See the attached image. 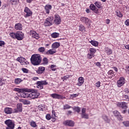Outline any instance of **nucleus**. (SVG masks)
<instances>
[{"instance_id": "1", "label": "nucleus", "mask_w": 129, "mask_h": 129, "mask_svg": "<svg viewBox=\"0 0 129 129\" xmlns=\"http://www.w3.org/2000/svg\"><path fill=\"white\" fill-rule=\"evenodd\" d=\"M32 89L34 91L31 92H31L30 94L26 93V91H22L20 93L21 97H23V98H30V99H35V98H38V97H39L40 93L37 92V90L34 89Z\"/></svg>"}, {"instance_id": "2", "label": "nucleus", "mask_w": 129, "mask_h": 129, "mask_svg": "<svg viewBox=\"0 0 129 129\" xmlns=\"http://www.w3.org/2000/svg\"><path fill=\"white\" fill-rule=\"evenodd\" d=\"M30 61L34 66H37L41 64L42 62V57H41V55L39 54H34L31 56L30 58Z\"/></svg>"}, {"instance_id": "3", "label": "nucleus", "mask_w": 129, "mask_h": 129, "mask_svg": "<svg viewBox=\"0 0 129 129\" xmlns=\"http://www.w3.org/2000/svg\"><path fill=\"white\" fill-rule=\"evenodd\" d=\"M5 123L7 125L6 129H14L15 128V122L11 119L6 120Z\"/></svg>"}, {"instance_id": "4", "label": "nucleus", "mask_w": 129, "mask_h": 129, "mask_svg": "<svg viewBox=\"0 0 129 129\" xmlns=\"http://www.w3.org/2000/svg\"><path fill=\"white\" fill-rule=\"evenodd\" d=\"M48 84V82H46V81H38L36 82L37 88L38 89H43L44 88V86L43 85H47Z\"/></svg>"}, {"instance_id": "5", "label": "nucleus", "mask_w": 129, "mask_h": 129, "mask_svg": "<svg viewBox=\"0 0 129 129\" xmlns=\"http://www.w3.org/2000/svg\"><path fill=\"white\" fill-rule=\"evenodd\" d=\"M23 111V107L21 103L17 104V108L13 109V113H17L18 112H22Z\"/></svg>"}, {"instance_id": "6", "label": "nucleus", "mask_w": 129, "mask_h": 129, "mask_svg": "<svg viewBox=\"0 0 129 129\" xmlns=\"http://www.w3.org/2000/svg\"><path fill=\"white\" fill-rule=\"evenodd\" d=\"M17 60L18 61V62H20L21 65H27V64H29V62H28V61H27V59L22 56L18 57L17 58Z\"/></svg>"}, {"instance_id": "7", "label": "nucleus", "mask_w": 129, "mask_h": 129, "mask_svg": "<svg viewBox=\"0 0 129 129\" xmlns=\"http://www.w3.org/2000/svg\"><path fill=\"white\" fill-rule=\"evenodd\" d=\"M14 91L20 92V93H21V92H23V91H25V92H31L32 91H34V90L33 89H28L26 88L20 89L19 88H14Z\"/></svg>"}, {"instance_id": "8", "label": "nucleus", "mask_w": 129, "mask_h": 129, "mask_svg": "<svg viewBox=\"0 0 129 129\" xmlns=\"http://www.w3.org/2000/svg\"><path fill=\"white\" fill-rule=\"evenodd\" d=\"M125 79L123 77H121L117 82L118 87H121L125 83Z\"/></svg>"}, {"instance_id": "9", "label": "nucleus", "mask_w": 129, "mask_h": 129, "mask_svg": "<svg viewBox=\"0 0 129 129\" xmlns=\"http://www.w3.org/2000/svg\"><path fill=\"white\" fill-rule=\"evenodd\" d=\"M90 52L88 54V57L90 59H91L92 57H94V53L96 52V49L93 48H90L89 49Z\"/></svg>"}, {"instance_id": "10", "label": "nucleus", "mask_w": 129, "mask_h": 129, "mask_svg": "<svg viewBox=\"0 0 129 129\" xmlns=\"http://www.w3.org/2000/svg\"><path fill=\"white\" fill-rule=\"evenodd\" d=\"M54 19L53 22L55 25H60V24H61V18L58 14H55L54 15Z\"/></svg>"}, {"instance_id": "11", "label": "nucleus", "mask_w": 129, "mask_h": 129, "mask_svg": "<svg viewBox=\"0 0 129 129\" xmlns=\"http://www.w3.org/2000/svg\"><path fill=\"white\" fill-rule=\"evenodd\" d=\"M80 20L82 22V23H84L86 25H88V26H90L91 20H89L88 18L85 17H82L81 18Z\"/></svg>"}, {"instance_id": "12", "label": "nucleus", "mask_w": 129, "mask_h": 129, "mask_svg": "<svg viewBox=\"0 0 129 129\" xmlns=\"http://www.w3.org/2000/svg\"><path fill=\"white\" fill-rule=\"evenodd\" d=\"M24 12L26 13L25 15V18H28V17H31L33 13L28 7H25L24 9Z\"/></svg>"}, {"instance_id": "13", "label": "nucleus", "mask_w": 129, "mask_h": 129, "mask_svg": "<svg viewBox=\"0 0 129 129\" xmlns=\"http://www.w3.org/2000/svg\"><path fill=\"white\" fill-rule=\"evenodd\" d=\"M118 107H121L122 109H127V104L124 102H119L117 104Z\"/></svg>"}, {"instance_id": "14", "label": "nucleus", "mask_w": 129, "mask_h": 129, "mask_svg": "<svg viewBox=\"0 0 129 129\" xmlns=\"http://www.w3.org/2000/svg\"><path fill=\"white\" fill-rule=\"evenodd\" d=\"M16 39L19 41L22 40L24 39V33L20 31L16 32Z\"/></svg>"}, {"instance_id": "15", "label": "nucleus", "mask_w": 129, "mask_h": 129, "mask_svg": "<svg viewBox=\"0 0 129 129\" xmlns=\"http://www.w3.org/2000/svg\"><path fill=\"white\" fill-rule=\"evenodd\" d=\"M30 35L31 36H32V38L36 39L37 40H38V39L40 38V36H39V34H38V33H37L35 31L31 30Z\"/></svg>"}, {"instance_id": "16", "label": "nucleus", "mask_w": 129, "mask_h": 129, "mask_svg": "<svg viewBox=\"0 0 129 129\" xmlns=\"http://www.w3.org/2000/svg\"><path fill=\"white\" fill-rule=\"evenodd\" d=\"M4 111L7 114H11V113H14V110L13 108L10 107L5 108Z\"/></svg>"}, {"instance_id": "17", "label": "nucleus", "mask_w": 129, "mask_h": 129, "mask_svg": "<svg viewBox=\"0 0 129 129\" xmlns=\"http://www.w3.org/2000/svg\"><path fill=\"white\" fill-rule=\"evenodd\" d=\"M113 113L115 116H116L118 120H122V116H121V115H120V113H119V112H118V111H114L113 112Z\"/></svg>"}, {"instance_id": "18", "label": "nucleus", "mask_w": 129, "mask_h": 129, "mask_svg": "<svg viewBox=\"0 0 129 129\" xmlns=\"http://www.w3.org/2000/svg\"><path fill=\"white\" fill-rule=\"evenodd\" d=\"M63 124L65 125H68L69 126H74V122L72 120H66L63 122Z\"/></svg>"}, {"instance_id": "19", "label": "nucleus", "mask_w": 129, "mask_h": 129, "mask_svg": "<svg viewBox=\"0 0 129 129\" xmlns=\"http://www.w3.org/2000/svg\"><path fill=\"white\" fill-rule=\"evenodd\" d=\"M45 67H39L38 70L36 71V73L37 74H42L45 71Z\"/></svg>"}, {"instance_id": "20", "label": "nucleus", "mask_w": 129, "mask_h": 129, "mask_svg": "<svg viewBox=\"0 0 129 129\" xmlns=\"http://www.w3.org/2000/svg\"><path fill=\"white\" fill-rule=\"evenodd\" d=\"M84 83V78L82 77H80L78 79V83H77V85L78 86H81L82 84Z\"/></svg>"}, {"instance_id": "21", "label": "nucleus", "mask_w": 129, "mask_h": 129, "mask_svg": "<svg viewBox=\"0 0 129 129\" xmlns=\"http://www.w3.org/2000/svg\"><path fill=\"white\" fill-rule=\"evenodd\" d=\"M50 96L52 97V98H55L56 99H61V98H63L62 96L56 93L51 94Z\"/></svg>"}, {"instance_id": "22", "label": "nucleus", "mask_w": 129, "mask_h": 129, "mask_svg": "<svg viewBox=\"0 0 129 129\" xmlns=\"http://www.w3.org/2000/svg\"><path fill=\"white\" fill-rule=\"evenodd\" d=\"M56 53V50H53V49H49L45 52L46 55H53V54H55Z\"/></svg>"}, {"instance_id": "23", "label": "nucleus", "mask_w": 129, "mask_h": 129, "mask_svg": "<svg viewBox=\"0 0 129 129\" xmlns=\"http://www.w3.org/2000/svg\"><path fill=\"white\" fill-rule=\"evenodd\" d=\"M44 9L46 11V14H50V10H51L52 6L50 5H47L45 6Z\"/></svg>"}, {"instance_id": "24", "label": "nucleus", "mask_w": 129, "mask_h": 129, "mask_svg": "<svg viewBox=\"0 0 129 129\" xmlns=\"http://www.w3.org/2000/svg\"><path fill=\"white\" fill-rule=\"evenodd\" d=\"M59 47H60V43L59 42H54L51 45L52 49H57Z\"/></svg>"}, {"instance_id": "25", "label": "nucleus", "mask_w": 129, "mask_h": 129, "mask_svg": "<svg viewBox=\"0 0 129 129\" xmlns=\"http://www.w3.org/2000/svg\"><path fill=\"white\" fill-rule=\"evenodd\" d=\"M102 117L106 122H107V123H109L110 122V119H109L108 117H107V116L106 115H103Z\"/></svg>"}, {"instance_id": "26", "label": "nucleus", "mask_w": 129, "mask_h": 129, "mask_svg": "<svg viewBox=\"0 0 129 129\" xmlns=\"http://www.w3.org/2000/svg\"><path fill=\"white\" fill-rule=\"evenodd\" d=\"M15 28L16 30H22L23 26L21 23H17L15 24Z\"/></svg>"}, {"instance_id": "27", "label": "nucleus", "mask_w": 129, "mask_h": 129, "mask_svg": "<svg viewBox=\"0 0 129 129\" xmlns=\"http://www.w3.org/2000/svg\"><path fill=\"white\" fill-rule=\"evenodd\" d=\"M105 52L108 55H110V54H112V50L111 49L108 48V47H106L105 48Z\"/></svg>"}, {"instance_id": "28", "label": "nucleus", "mask_w": 129, "mask_h": 129, "mask_svg": "<svg viewBox=\"0 0 129 129\" xmlns=\"http://www.w3.org/2000/svg\"><path fill=\"white\" fill-rule=\"evenodd\" d=\"M108 74L109 75V78H112V77L114 76V73L112 70L109 71V72H108Z\"/></svg>"}, {"instance_id": "29", "label": "nucleus", "mask_w": 129, "mask_h": 129, "mask_svg": "<svg viewBox=\"0 0 129 129\" xmlns=\"http://www.w3.org/2000/svg\"><path fill=\"white\" fill-rule=\"evenodd\" d=\"M82 118H85L86 119H88L89 118V115L87 113L81 114Z\"/></svg>"}, {"instance_id": "30", "label": "nucleus", "mask_w": 129, "mask_h": 129, "mask_svg": "<svg viewBox=\"0 0 129 129\" xmlns=\"http://www.w3.org/2000/svg\"><path fill=\"white\" fill-rule=\"evenodd\" d=\"M52 116H51V119L52 121H55L56 120V115L55 114V110H53L52 111Z\"/></svg>"}, {"instance_id": "31", "label": "nucleus", "mask_w": 129, "mask_h": 129, "mask_svg": "<svg viewBox=\"0 0 129 129\" xmlns=\"http://www.w3.org/2000/svg\"><path fill=\"white\" fill-rule=\"evenodd\" d=\"M90 43L93 45V46H95V47H97V46H98V42L95 40H91Z\"/></svg>"}, {"instance_id": "32", "label": "nucleus", "mask_w": 129, "mask_h": 129, "mask_svg": "<svg viewBox=\"0 0 129 129\" xmlns=\"http://www.w3.org/2000/svg\"><path fill=\"white\" fill-rule=\"evenodd\" d=\"M38 108V109H39V110H42V111H44V110H45V105L44 104L39 105Z\"/></svg>"}, {"instance_id": "33", "label": "nucleus", "mask_w": 129, "mask_h": 129, "mask_svg": "<svg viewBox=\"0 0 129 129\" xmlns=\"http://www.w3.org/2000/svg\"><path fill=\"white\" fill-rule=\"evenodd\" d=\"M79 30L81 32H85V26L80 25L79 26Z\"/></svg>"}, {"instance_id": "34", "label": "nucleus", "mask_w": 129, "mask_h": 129, "mask_svg": "<svg viewBox=\"0 0 129 129\" xmlns=\"http://www.w3.org/2000/svg\"><path fill=\"white\" fill-rule=\"evenodd\" d=\"M53 19L54 17H53V16L48 17L47 18H46V21H48L49 23L52 24Z\"/></svg>"}, {"instance_id": "35", "label": "nucleus", "mask_w": 129, "mask_h": 129, "mask_svg": "<svg viewBox=\"0 0 129 129\" xmlns=\"http://www.w3.org/2000/svg\"><path fill=\"white\" fill-rule=\"evenodd\" d=\"M44 26H45L46 27H48L49 26H52V23H51L50 22H49V21H48V20L46 19L44 22Z\"/></svg>"}, {"instance_id": "36", "label": "nucleus", "mask_w": 129, "mask_h": 129, "mask_svg": "<svg viewBox=\"0 0 129 129\" xmlns=\"http://www.w3.org/2000/svg\"><path fill=\"white\" fill-rule=\"evenodd\" d=\"M52 38H58L59 37V33L56 32H54L51 34Z\"/></svg>"}, {"instance_id": "37", "label": "nucleus", "mask_w": 129, "mask_h": 129, "mask_svg": "<svg viewBox=\"0 0 129 129\" xmlns=\"http://www.w3.org/2000/svg\"><path fill=\"white\" fill-rule=\"evenodd\" d=\"M10 36L11 37V38H13V39H16L17 33H10Z\"/></svg>"}, {"instance_id": "38", "label": "nucleus", "mask_w": 129, "mask_h": 129, "mask_svg": "<svg viewBox=\"0 0 129 129\" xmlns=\"http://www.w3.org/2000/svg\"><path fill=\"white\" fill-rule=\"evenodd\" d=\"M21 81L22 79H21L20 78H17L15 79V84H20Z\"/></svg>"}, {"instance_id": "39", "label": "nucleus", "mask_w": 129, "mask_h": 129, "mask_svg": "<svg viewBox=\"0 0 129 129\" xmlns=\"http://www.w3.org/2000/svg\"><path fill=\"white\" fill-rule=\"evenodd\" d=\"M95 5L96 7L98 8V9H101V4L98 2H96L95 3Z\"/></svg>"}, {"instance_id": "40", "label": "nucleus", "mask_w": 129, "mask_h": 129, "mask_svg": "<svg viewBox=\"0 0 129 129\" xmlns=\"http://www.w3.org/2000/svg\"><path fill=\"white\" fill-rule=\"evenodd\" d=\"M21 101L23 104H30L31 103V102L28 100H22Z\"/></svg>"}, {"instance_id": "41", "label": "nucleus", "mask_w": 129, "mask_h": 129, "mask_svg": "<svg viewBox=\"0 0 129 129\" xmlns=\"http://www.w3.org/2000/svg\"><path fill=\"white\" fill-rule=\"evenodd\" d=\"M30 125L32 127H36L37 126V124L36 123V122L32 121L30 122Z\"/></svg>"}, {"instance_id": "42", "label": "nucleus", "mask_w": 129, "mask_h": 129, "mask_svg": "<svg viewBox=\"0 0 129 129\" xmlns=\"http://www.w3.org/2000/svg\"><path fill=\"white\" fill-rule=\"evenodd\" d=\"M90 9L92 11H95V10H96V7H95V6H94V4H91L90 6Z\"/></svg>"}, {"instance_id": "43", "label": "nucleus", "mask_w": 129, "mask_h": 129, "mask_svg": "<svg viewBox=\"0 0 129 129\" xmlns=\"http://www.w3.org/2000/svg\"><path fill=\"white\" fill-rule=\"evenodd\" d=\"M123 100H129V97L127 95H123Z\"/></svg>"}, {"instance_id": "44", "label": "nucleus", "mask_w": 129, "mask_h": 129, "mask_svg": "<svg viewBox=\"0 0 129 129\" xmlns=\"http://www.w3.org/2000/svg\"><path fill=\"white\" fill-rule=\"evenodd\" d=\"M38 51L40 52V53H43V52H45V47H40L38 48Z\"/></svg>"}, {"instance_id": "45", "label": "nucleus", "mask_w": 129, "mask_h": 129, "mask_svg": "<svg viewBox=\"0 0 129 129\" xmlns=\"http://www.w3.org/2000/svg\"><path fill=\"white\" fill-rule=\"evenodd\" d=\"M56 67V65L54 64H51L50 66V69L52 70V71H56V69H54Z\"/></svg>"}, {"instance_id": "46", "label": "nucleus", "mask_w": 129, "mask_h": 129, "mask_svg": "<svg viewBox=\"0 0 129 129\" xmlns=\"http://www.w3.org/2000/svg\"><path fill=\"white\" fill-rule=\"evenodd\" d=\"M71 106L68 104H66L63 106V109H69V108H71Z\"/></svg>"}, {"instance_id": "47", "label": "nucleus", "mask_w": 129, "mask_h": 129, "mask_svg": "<svg viewBox=\"0 0 129 129\" xmlns=\"http://www.w3.org/2000/svg\"><path fill=\"white\" fill-rule=\"evenodd\" d=\"M116 15L119 18H122V14H121V13H120V12H117Z\"/></svg>"}, {"instance_id": "48", "label": "nucleus", "mask_w": 129, "mask_h": 129, "mask_svg": "<svg viewBox=\"0 0 129 129\" xmlns=\"http://www.w3.org/2000/svg\"><path fill=\"white\" fill-rule=\"evenodd\" d=\"M122 123L125 126H129V121L122 122Z\"/></svg>"}, {"instance_id": "49", "label": "nucleus", "mask_w": 129, "mask_h": 129, "mask_svg": "<svg viewBox=\"0 0 129 129\" xmlns=\"http://www.w3.org/2000/svg\"><path fill=\"white\" fill-rule=\"evenodd\" d=\"M74 110L78 112V113H79L80 112V108L79 107H76L74 108Z\"/></svg>"}, {"instance_id": "50", "label": "nucleus", "mask_w": 129, "mask_h": 129, "mask_svg": "<svg viewBox=\"0 0 129 129\" xmlns=\"http://www.w3.org/2000/svg\"><path fill=\"white\" fill-rule=\"evenodd\" d=\"M69 77H70L69 75H66L63 77L61 78V79L63 80V81H64V80H67V79L69 78Z\"/></svg>"}, {"instance_id": "51", "label": "nucleus", "mask_w": 129, "mask_h": 129, "mask_svg": "<svg viewBox=\"0 0 129 129\" xmlns=\"http://www.w3.org/2000/svg\"><path fill=\"white\" fill-rule=\"evenodd\" d=\"M43 62L44 64H47L48 63V59L46 57H44L43 59Z\"/></svg>"}, {"instance_id": "52", "label": "nucleus", "mask_w": 129, "mask_h": 129, "mask_svg": "<svg viewBox=\"0 0 129 129\" xmlns=\"http://www.w3.org/2000/svg\"><path fill=\"white\" fill-rule=\"evenodd\" d=\"M22 71L23 72H24V73H28L29 72V70L26 68H22Z\"/></svg>"}, {"instance_id": "53", "label": "nucleus", "mask_w": 129, "mask_h": 129, "mask_svg": "<svg viewBox=\"0 0 129 129\" xmlns=\"http://www.w3.org/2000/svg\"><path fill=\"white\" fill-rule=\"evenodd\" d=\"M10 2L12 5H17V0H11Z\"/></svg>"}, {"instance_id": "54", "label": "nucleus", "mask_w": 129, "mask_h": 129, "mask_svg": "<svg viewBox=\"0 0 129 129\" xmlns=\"http://www.w3.org/2000/svg\"><path fill=\"white\" fill-rule=\"evenodd\" d=\"M46 119H48V120H50L52 117H51V115H50V114H47L46 115Z\"/></svg>"}, {"instance_id": "55", "label": "nucleus", "mask_w": 129, "mask_h": 129, "mask_svg": "<svg viewBox=\"0 0 129 129\" xmlns=\"http://www.w3.org/2000/svg\"><path fill=\"white\" fill-rule=\"evenodd\" d=\"M84 113H86V108H83L82 109L81 114H83Z\"/></svg>"}, {"instance_id": "56", "label": "nucleus", "mask_w": 129, "mask_h": 129, "mask_svg": "<svg viewBox=\"0 0 129 129\" xmlns=\"http://www.w3.org/2000/svg\"><path fill=\"white\" fill-rule=\"evenodd\" d=\"M124 24L125 26H129V19H127L125 22Z\"/></svg>"}, {"instance_id": "57", "label": "nucleus", "mask_w": 129, "mask_h": 129, "mask_svg": "<svg viewBox=\"0 0 129 129\" xmlns=\"http://www.w3.org/2000/svg\"><path fill=\"white\" fill-rule=\"evenodd\" d=\"M125 71H126V73L129 74V66H126L125 67Z\"/></svg>"}, {"instance_id": "58", "label": "nucleus", "mask_w": 129, "mask_h": 129, "mask_svg": "<svg viewBox=\"0 0 129 129\" xmlns=\"http://www.w3.org/2000/svg\"><path fill=\"white\" fill-rule=\"evenodd\" d=\"M100 81H98L97 82L96 84H95V86H96V87H99L100 86Z\"/></svg>"}, {"instance_id": "59", "label": "nucleus", "mask_w": 129, "mask_h": 129, "mask_svg": "<svg viewBox=\"0 0 129 129\" xmlns=\"http://www.w3.org/2000/svg\"><path fill=\"white\" fill-rule=\"evenodd\" d=\"M78 95H79V94H74L71 95V96L72 97H77V96H78Z\"/></svg>"}, {"instance_id": "60", "label": "nucleus", "mask_w": 129, "mask_h": 129, "mask_svg": "<svg viewBox=\"0 0 129 129\" xmlns=\"http://www.w3.org/2000/svg\"><path fill=\"white\" fill-rule=\"evenodd\" d=\"M5 45V41H0V47H2Z\"/></svg>"}, {"instance_id": "61", "label": "nucleus", "mask_w": 129, "mask_h": 129, "mask_svg": "<svg viewBox=\"0 0 129 129\" xmlns=\"http://www.w3.org/2000/svg\"><path fill=\"white\" fill-rule=\"evenodd\" d=\"M96 66H98V67H100L101 66V64L99 62H97L96 63Z\"/></svg>"}, {"instance_id": "62", "label": "nucleus", "mask_w": 129, "mask_h": 129, "mask_svg": "<svg viewBox=\"0 0 129 129\" xmlns=\"http://www.w3.org/2000/svg\"><path fill=\"white\" fill-rule=\"evenodd\" d=\"M38 79H39V78L37 77H34L32 78L33 80L36 81V80H38Z\"/></svg>"}, {"instance_id": "63", "label": "nucleus", "mask_w": 129, "mask_h": 129, "mask_svg": "<svg viewBox=\"0 0 129 129\" xmlns=\"http://www.w3.org/2000/svg\"><path fill=\"white\" fill-rule=\"evenodd\" d=\"M124 110H123V111H121V113L124 114L125 113V112H126V109H124Z\"/></svg>"}, {"instance_id": "64", "label": "nucleus", "mask_w": 129, "mask_h": 129, "mask_svg": "<svg viewBox=\"0 0 129 129\" xmlns=\"http://www.w3.org/2000/svg\"><path fill=\"white\" fill-rule=\"evenodd\" d=\"M125 49H127V50H129V44L125 45Z\"/></svg>"}]
</instances>
